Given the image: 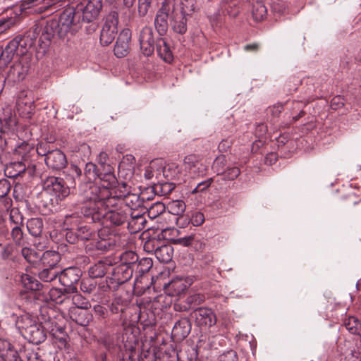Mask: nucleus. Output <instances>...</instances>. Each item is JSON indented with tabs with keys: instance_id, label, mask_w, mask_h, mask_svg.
Masks as SVG:
<instances>
[{
	"instance_id": "obj_1",
	"label": "nucleus",
	"mask_w": 361,
	"mask_h": 361,
	"mask_svg": "<svg viewBox=\"0 0 361 361\" xmlns=\"http://www.w3.org/2000/svg\"><path fill=\"white\" fill-rule=\"evenodd\" d=\"M102 178V186L97 185H90L88 190L84 189L85 195L88 199L86 205L82 207V213L86 216L92 218L96 214L99 215V211L107 212L111 209H118L123 206V199L117 197V192L114 194L109 190L117 183L114 174L109 170Z\"/></svg>"
},
{
	"instance_id": "obj_2",
	"label": "nucleus",
	"mask_w": 361,
	"mask_h": 361,
	"mask_svg": "<svg viewBox=\"0 0 361 361\" xmlns=\"http://www.w3.org/2000/svg\"><path fill=\"white\" fill-rule=\"evenodd\" d=\"M80 18L78 16V13L73 8H66L61 14L59 21L50 22L46 29L48 30V27H57L56 32L61 38H64L68 36V34L71 35L75 33L80 28Z\"/></svg>"
},
{
	"instance_id": "obj_3",
	"label": "nucleus",
	"mask_w": 361,
	"mask_h": 361,
	"mask_svg": "<svg viewBox=\"0 0 361 361\" xmlns=\"http://www.w3.org/2000/svg\"><path fill=\"white\" fill-rule=\"evenodd\" d=\"M118 14L116 11L109 13L106 17L100 34V43L108 46L114 40L118 32Z\"/></svg>"
},
{
	"instance_id": "obj_4",
	"label": "nucleus",
	"mask_w": 361,
	"mask_h": 361,
	"mask_svg": "<svg viewBox=\"0 0 361 361\" xmlns=\"http://www.w3.org/2000/svg\"><path fill=\"white\" fill-rule=\"evenodd\" d=\"M102 7V0H84L76 6L75 10L82 21L90 23L95 20Z\"/></svg>"
},
{
	"instance_id": "obj_5",
	"label": "nucleus",
	"mask_w": 361,
	"mask_h": 361,
	"mask_svg": "<svg viewBox=\"0 0 361 361\" xmlns=\"http://www.w3.org/2000/svg\"><path fill=\"white\" fill-rule=\"evenodd\" d=\"M174 9L173 0L162 1L154 18V26L160 35H164L168 30V18H171Z\"/></svg>"
},
{
	"instance_id": "obj_6",
	"label": "nucleus",
	"mask_w": 361,
	"mask_h": 361,
	"mask_svg": "<svg viewBox=\"0 0 361 361\" xmlns=\"http://www.w3.org/2000/svg\"><path fill=\"white\" fill-rule=\"evenodd\" d=\"M43 189L48 194L56 198L63 200L70 194V189L66 185L64 180L59 177L50 176L43 183Z\"/></svg>"
},
{
	"instance_id": "obj_7",
	"label": "nucleus",
	"mask_w": 361,
	"mask_h": 361,
	"mask_svg": "<svg viewBox=\"0 0 361 361\" xmlns=\"http://www.w3.org/2000/svg\"><path fill=\"white\" fill-rule=\"evenodd\" d=\"M21 38L16 37L10 41L0 55V71H3L11 62L13 56L24 54Z\"/></svg>"
},
{
	"instance_id": "obj_8",
	"label": "nucleus",
	"mask_w": 361,
	"mask_h": 361,
	"mask_svg": "<svg viewBox=\"0 0 361 361\" xmlns=\"http://www.w3.org/2000/svg\"><path fill=\"white\" fill-rule=\"evenodd\" d=\"M81 276L80 270L75 267H69L61 271L59 273V281L65 287V291L68 293L78 292L75 284L80 281Z\"/></svg>"
},
{
	"instance_id": "obj_9",
	"label": "nucleus",
	"mask_w": 361,
	"mask_h": 361,
	"mask_svg": "<svg viewBox=\"0 0 361 361\" xmlns=\"http://www.w3.org/2000/svg\"><path fill=\"white\" fill-rule=\"evenodd\" d=\"M129 211L126 208L121 207L118 209H111L107 212L99 211V215L96 214L92 218L93 221L105 219L114 225L119 226L126 222L128 219Z\"/></svg>"
},
{
	"instance_id": "obj_10",
	"label": "nucleus",
	"mask_w": 361,
	"mask_h": 361,
	"mask_svg": "<svg viewBox=\"0 0 361 361\" xmlns=\"http://www.w3.org/2000/svg\"><path fill=\"white\" fill-rule=\"evenodd\" d=\"M139 41L142 54L147 56H151L154 51V39L151 27L145 26L142 28Z\"/></svg>"
},
{
	"instance_id": "obj_11",
	"label": "nucleus",
	"mask_w": 361,
	"mask_h": 361,
	"mask_svg": "<svg viewBox=\"0 0 361 361\" xmlns=\"http://www.w3.org/2000/svg\"><path fill=\"white\" fill-rule=\"evenodd\" d=\"M130 41L131 31L128 28L123 29L120 32L114 47V54L117 57L122 58L128 54Z\"/></svg>"
},
{
	"instance_id": "obj_12",
	"label": "nucleus",
	"mask_w": 361,
	"mask_h": 361,
	"mask_svg": "<svg viewBox=\"0 0 361 361\" xmlns=\"http://www.w3.org/2000/svg\"><path fill=\"white\" fill-rule=\"evenodd\" d=\"M183 166L185 171H188L192 177L203 176L206 171L205 166L194 154H190L185 157Z\"/></svg>"
},
{
	"instance_id": "obj_13",
	"label": "nucleus",
	"mask_w": 361,
	"mask_h": 361,
	"mask_svg": "<svg viewBox=\"0 0 361 361\" xmlns=\"http://www.w3.org/2000/svg\"><path fill=\"white\" fill-rule=\"evenodd\" d=\"M193 314L200 326L211 327L216 322V316L211 309L200 307L195 310Z\"/></svg>"
},
{
	"instance_id": "obj_14",
	"label": "nucleus",
	"mask_w": 361,
	"mask_h": 361,
	"mask_svg": "<svg viewBox=\"0 0 361 361\" xmlns=\"http://www.w3.org/2000/svg\"><path fill=\"white\" fill-rule=\"evenodd\" d=\"M188 18L190 17L172 9L171 26L173 31L181 35L185 34L188 30Z\"/></svg>"
},
{
	"instance_id": "obj_15",
	"label": "nucleus",
	"mask_w": 361,
	"mask_h": 361,
	"mask_svg": "<svg viewBox=\"0 0 361 361\" xmlns=\"http://www.w3.org/2000/svg\"><path fill=\"white\" fill-rule=\"evenodd\" d=\"M47 166L54 170H61L63 169L67 164L65 154L59 149H55L48 153L45 158Z\"/></svg>"
},
{
	"instance_id": "obj_16",
	"label": "nucleus",
	"mask_w": 361,
	"mask_h": 361,
	"mask_svg": "<svg viewBox=\"0 0 361 361\" xmlns=\"http://www.w3.org/2000/svg\"><path fill=\"white\" fill-rule=\"evenodd\" d=\"M44 328L42 326L41 323L37 322L33 326L25 332L23 336L30 343L36 345L39 344L45 340L47 336Z\"/></svg>"
},
{
	"instance_id": "obj_17",
	"label": "nucleus",
	"mask_w": 361,
	"mask_h": 361,
	"mask_svg": "<svg viewBox=\"0 0 361 361\" xmlns=\"http://www.w3.org/2000/svg\"><path fill=\"white\" fill-rule=\"evenodd\" d=\"M11 317L15 320L16 326L22 335L37 322V317L28 313H24L20 316L13 314Z\"/></svg>"
},
{
	"instance_id": "obj_18",
	"label": "nucleus",
	"mask_w": 361,
	"mask_h": 361,
	"mask_svg": "<svg viewBox=\"0 0 361 361\" xmlns=\"http://www.w3.org/2000/svg\"><path fill=\"white\" fill-rule=\"evenodd\" d=\"M33 147L26 142H23L15 149V154L21 157L20 161L14 163V165L18 167V173L23 172L25 170V164L23 161H27L30 158V152H33Z\"/></svg>"
},
{
	"instance_id": "obj_19",
	"label": "nucleus",
	"mask_w": 361,
	"mask_h": 361,
	"mask_svg": "<svg viewBox=\"0 0 361 361\" xmlns=\"http://www.w3.org/2000/svg\"><path fill=\"white\" fill-rule=\"evenodd\" d=\"M190 282L183 277H176L172 279L165 288L170 295H178L183 293L190 286Z\"/></svg>"
},
{
	"instance_id": "obj_20",
	"label": "nucleus",
	"mask_w": 361,
	"mask_h": 361,
	"mask_svg": "<svg viewBox=\"0 0 361 361\" xmlns=\"http://www.w3.org/2000/svg\"><path fill=\"white\" fill-rule=\"evenodd\" d=\"M27 71L28 67L24 66L20 61H18L11 67L6 79L13 82H19L25 78Z\"/></svg>"
},
{
	"instance_id": "obj_21",
	"label": "nucleus",
	"mask_w": 361,
	"mask_h": 361,
	"mask_svg": "<svg viewBox=\"0 0 361 361\" xmlns=\"http://www.w3.org/2000/svg\"><path fill=\"white\" fill-rule=\"evenodd\" d=\"M174 10L184 15L192 17L197 11V0H179L177 4L173 0Z\"/></svg>"
},
{
	"instance_id": "obj_22",
	"label": "nucleus",
	"mask_w": 361,
	"mask_h": 361,
	"mask_svg": "<svg viewBox=\"0 0 361 361\" xmlns=\"http://www.w3.org/2000/svg\"><path fill=\"white\" fill-rule=\"evenodd\" d=\"M16 105L18 111L22 116L29 117L34 111L32 100L27 98L26 95L24 96V93H21L18 98Z\"/></svg>"
},
{
	"instance_id": "obj_23",
	"label": "nucleus",
	"mask_w": 361,
	"mask_h": 361,
	"mask_svg": "<svg viewBox=\"0 0 361 361\" xmlns=\"http://www.w3.org/2000/svg\"><path fill=\"white\" fill-rule=\"evenodd\" d=\"M61 259L60 254L56 251L47 250L39 257L44 267L58 269L57 265Z\"/></svg>"
},
{
	"instance_id": "obj_24",
	"label": "nucleus",
	"mask_w": 361,
	"mask_h": 361,
	"mask_svg": "<svg viewBox=\"0 0 361 361\" xmlns=\"http://www.w3.org/2000/svg\"><path fill=\"white\" fill-rule=\"evenodd\" d=\"M106 173L100 175L98 174L97 166L92 162L87 163L84 170L85 177L87 179V183L90 184L89 187L92 185L93 184H92V182L96 180L97 178L99 179V183L97 185L102 186L101 178H103Z\"/></svg>"
},
{
	"instance_id": "obj_25",
	"label": "nucleus",
	"mask_w": 361,
	"mask_h": 361,
	"mask_svg": "<svg viewBox=\"0 0 361 361\" xmlns=\"http://www.w3.org/2000/svg\"><path fill=\"white\" fill-rule=\"evenodd\" d=\"M173 252V248L170 245L159 247L154 251L157 259L163 263H168L172 259Z\"/></svg>"
},
{
	"instance_id": "obj_26",
	"label": "nucleus",
	"mask_w": 361,
	"mask_h": 361,
	"mask_svg": "<svg viewBox=\"0 0 361 361\" xmlns=\"http://www.w3.org/2000/svg\"><path fill=\"white\" fill-rule=\"evenodd\" d=\"M157 51L158 55L166 62L170 63L173 60L172 53L164 39L157 41Z\"/></svg>"
},
{
	"instance_id": "obj_27",
	"label": "nucleus",
	"mask_w": 361,
	"mask_h": 361,
	"mask_svg": "<svg viewBox=\"0 0 361 361\" xmlns=\"http://www.w3.org/2000/svg\"><path fill=\"white\" fill-rule=\"evenodd\" d=\"M5 345L7 349L2 353V356L6 361H25L24 351L19 353L9 343H6Z\"/></svg>"
},
{
	"instance_id": "obj_28",
	"label": "nucleus",
	"mask_w": 361,
	"mask_h": 361,
	"mask_svg": "<svg viewBox=\"0 0 361 361\" xmlns=\"http://www.w3.org/2000/svg\"><path fill=\"white\" fill-rule=\"evenodd\" d=\"M28 232L35 237L39 236L43 229V222L40 218H32L27 221Z\"/></svg>"
},
{
	"instance_id": "obj_29",
	"label": "nucleus",
	"mask_w": 361,
	"mask_h": 361,
	"mask_svg": "<svg viewBox=\"0 0 361 361\" xmlns=\"http://www.w3.org/2000/svg\"><path fill=\"white\" fill-rule=\"evenodd\" d=\"M20 278L22 285L27 290H37L42 286L37 279L29 274H23Z\"/></svg>"
},
{
	"instance_id": "obj_30",
	"label": "nucleus",
	"mask_w": 361,
	"mask_h": 361,
	"mask_svg": "<svg viewBox=\"0 0 361 361\" xmlns=\"http://www.w3.org/2000/svg\"><path fill=\"white\" fill-rule=\"evenodd\" d=\"M267 14V9L262 1H257L253 4L252 15L255 20L262 21L265 19Z\"/></svg>"
},
{
	"instance_id": "obj_31",
	"label": "nucleus",
	"mask_w": 361,
	"mask_h": 361,
	"mask_svg": "<svg viewBox=\"0 0 361 361\" xmlns=\"http://www.w3.org/2000/svg\"><path fill=\"white\" fill-rule=\"evenodd\" d=\"M142 202L139 196L136 194L129 193L126 198L123 199V206L127 211L135 209L142 205Z\"/></svg>"
},
{
	"instance_id": "obj_32",
	"label": "nucleus",
	"mask_w": 361,
	"mask_h": 361,
	"mask_svg": "<svg viewBox=\"0 0 361 361\" xmlns=\"http://www.w3.org/2000/svg\"><path fill=\"white\" fill-rule=\"evenodd\" d=\"M60 272V269L44 267V268L39 273V277L44 282H51L59 276Z\"/></svg>"
},
{
	"instance_id": "obj_33",
	"label": "nucleus",
	"mask_w": 361,
	"mask_h": 361,
	"mask_svg": "<svg viewBox=\"0 0 361 361\" xmlns=\"http://www.w3.org/2000/svg\"><path fill=\"white\" fill-rule=\"evenodd\" d=\"M346 329L352 334H361V324L355 317H349L343 323Z\"/></svg>"
},
{
	"instance_id": "obj_34",
	"label": "nucleus",
	"mask_w": 361,
	"mask_h": 361,
	"mask_svg": "<svg viewBox=\"0 0 361 361\" xmlns=\"http://www.w3.org/2000/svg\"><path fill=\"white\" fill-rule=\"evenodd\" d=\"M185 204L182 200H173L168 203L167 209L169 212L176 216L182 215L185 210Z\"/></svg>"
},
{
	"instance_id": "obj_35",
	"label": "nucleus",
	"mask_w": 361,
	"mask_h": 361,
	"mask_svg": "<svg viewBox=\"0 0 361 361\" xmlns=\"http://www.w3.org/2000/svg\"><path fill=\"white\" fill-rule=\"evenodd\" d=\"M76 237L81 240H90L94 239L96 233L89 226H80L75 233Z\"/></svg>"
},
{
	"instance_id": "obj_36",
	"label": "nucleus",
	"mask_w": 361,
	"mask_h": 361,
	"mask_svg": "<svg viewBox=\"0 0 361 361\" xmlns=\"http://www.w3.org/2000/svg\"><path fill=\"white\" fill-rule=\"evenodd\" d=\"M67 293L65 290L63 291L60 288H54L49 291L48 296L50 300L57 304H61L68 298Z\"/></svg>"
},
{
	"instance_id": "obj_37",
	"label": "nucleus",
	"mask_w": 361,
	"mask_h": 361,
	"mask_svg": "<svg viewBox=\"0 0 361 361\" xmlns=\"http://www.w3.org/2000/svg\"><path fill=\"white\" fill-rule=\"evenodd\" d=\"M106 265L102 262H99L92 266L88 271L90 277L93 279L101 278L106 274Z\"/></svg>"
},
{
	"instance_id": "obj_38",
	"label": "nucleus",
	"mask_w": 361,
	"mask_h": 361,
	"mask_svg": "<svg viewBox=\"0 0 361 361\" xmlns=\"http://www.w3.org/2000/svg\"><path fill=\"white\" fill-rule=\"evenodd\" d=\"M87 316V314L85 310H73L72 311L71 317L81 326H85L88 324L89 318Z\"/></svg>"
},
{
	"instance_id": "obj_39",
	"label": "nucleus",
	"mask_w": 361,
	"mask_h": 361,
	"mask_svg": "<svg viewBox=\"0 0 361 361\" xmlns=\"http://www.w3.org/2000/svg\"><path fill=\"white\" fill-rule=\"evenodd\" d=\"M116 274H122L123 276L121 278H118V280L121 281V283H123L129 280L133 276V270L132 269L126 265H121L116 269L115 271Z\"/></svg>"
},
{
	"instance_id": "obj_40",
	"label": "nucleus",
	"mask_w": 361,
	"mask_h": 361,
	"mask_svg": "<svg viewBox=\"0 0 361 361\" xmlns=\"http://www.w3.org/2000/svg\"><path fill=\"white\" fill-rule=\"evenodd\" d=\"M18 21V17L15 14L13 16L3 17L0 18V34L4 33Z\"/></svg>"
},
{
	"instance_id": "obj_41",
	"label": "nucleus",
	"mask_w": 361,
	"mask_h": 361,
	"mask_svg": "<svg viewBox=\"0 0 361 361\" xmlns=\"http://www.w3.org/2000/svg\"><path fill=\"white\" fill-rule=\"evenodd\" d=\"M73 303L76 308L74 310H87L90 307V304L82 295L75 294L72 298Z\"/></svg>"
},
{
	"instance_id": "obj_42",
	"label": "nucleus",
	"mask_w": 361,
	"mask_h": 361,
	"mask_svg": "<svg viewBox=\"0 0 361 361\" xmlns=\"http://www.w3.org/2000/svg\"><path fill=\"white\" fill-rule=\"evenodd\" d=\"M22 255L30 263L34 264L39 260V254L29 247H23L21 251Z\"/></svg>"
},
{
	"instance_id": "obj_43",
	"label": "nucleus",
	"mask_w": 361,
	"mask_h": 361,
	"mask_svg": "<svg viewBox=\"0 0 361 361\" xmlns=\"http://www.w3.org/2000/svg\"><path fill=\"white\" fill-rule=\"evenodd\" d=\"M165 205L160 202L154 203L148 209V215L151 219H155L165 211Z\"/></svg>"
},
{
	"instance_id": "obj_44",
	"label": "nucleus",
	"mask_w": 361,
	"mask_h": 361,
	"mask_svg": "<svg viewBox=\"0 0 361 361\" xmlns=\"http://www.w3.org/2000/svg\"><path fill=\"white\" fill-rule=\"evenodd\" d=\"M226 159L224 155L217 157L213 164L212 169L218 176H221L224 171V167L226 165Z\"/></svg>"
},
{
	"instance_id": "obj_45",
	"label": "nucleus",
	"mask_w": 361,
	"mask_h": 361,
	"mask_svg": "<svg viewBox=\"0 0 361 361\" xmlns=\"http://www.w3.org/2000/svg\"><path fill=\"white\" fill-rule=\"evenodd\" d=\"M96 286L97 283L93 279L90 277L88 279H84L82 280L80 283V290L83 293L90 294L95 290Z\"/></svg>"
},
{
	"instance_id": "obj_46",
	"label": "nucleus",
	"mask_w": 361,
	"mask_h": 361,
	"mask_svg": "<svg viewBox=\"0 0 361 361\" xmlns=\"http://www.w3.org/2000/svg\"><path fill=\"white\" fill-rule=\"evenodd\" d=\"M240 174V170L238 167L233 166L224 170L221 175L225 180H233Z\"/></svg>"
},
{
	"instance_id": "obj_47",
	"label": "nucleus",
	"mask_w": 361,
	"mask_h": 361,
	"mask_svg": "<svg viewBox=\"0 0 361 361\" xmlns=\"http://www.w3.org/2000/svg\"><path fill=\"white\" fill-rule=\"evenodd\" d=\"M152 267V260L149 258H142L137 264L136 271L140 274H145Z\"/></svg>"
},
{
	"instance_id": "obj_48",
	"label": "nucleus",
	"mask_w": 361,
	"mask_h": 361,
	"mask_svg": "<svg viewBox=\"0 0 361 361\" xmlns=\"http://www.w3.org/2000/svg\"><path fill=\"white\" fill-rule=\"evenodd\" d=\"M109 190L113 192L114 194V191L117 192V197L120 199H124L130 193L127 188V185L125 183H121L118 184V183L113 186L112 188H109Z\"/></svg>"
},
{
	"instance_id": "obj_49",
	"label": "nucleus",
	"mask_w": 361,
	"mask_h": 361,
	"mask_svg": "<svg viewBox=\"0 0 361 361\" xmlns=\"http://www.w3.org/2000/svg\"><path fill=\"white\" fill-rule=\"evenodd\" d=\"M152 0H138L137 11L140 17H144L148 13L151 6Z\"/></svg>"
},
{
	"instance_id": "obj_50",
	"label": "nucleus",
	"mask_w": 361,
	"mask_h": 361,
	"mask_svg": "<svg viewBox=\"0 0 361 361\" xmlns=\"http://www.w3.org/2000/svg\"><path fill=\"white\" fill-rule=\"evenodd\" d=\"M188 326H189V324H188V321H186V320L179 321L175 324L174 327H173V331L175 333H178L179 329L183 328L185 329L183 330V331L182 333V336L185 337L189 333Z\"/></svg>"
},
{
	"instance_id": "obj_51",
	"label": "nucleus",
	"mask_w": 361,
	"mask_h": 361,
	"mask_svg": "<svg viewBox=\"0 0 361 361\" xmlns=\"http://www.w3.org/2000/svg\"><path fill=\"white\" fill-rule=\"evenodd\" d=\"M218 361H238L237 353L234 350H228L220 355Z\"/></svg>"
},
{
	"instance_id": "obj_52",
	"label": "nucleus",
	"mask_w": 361,
	"mask_h": 361,
	"mask_svg": "<svg viewBox=\"0 0 361 361\" xmlns=\"http://www.w3.org/2000/svg\"><path fill=\"white\" fill-rule=\"evenodd\" d=\"M110 4H123L128 10V20L130 19L133 16V13L130 10L131 6L133 5L135 0H107Z\"/></svg>"
},
{
	"instance_id": "obj_53",
	"label": "nucleus",
	"mask_w": 361,
	"mask_h": 361,
	"mask_svg": "<svg viewBox=\"0 0 361 361\" xmlns=\"http://www.w3.org/2000/svg\"><path fill=\"white\" fill-rule=\"evenodd\" d=\"M11 236L13 240V241L16 243L20 245L21 243V241L23 240V233L21 230V228L16 226L14 228H13L11 231Z\"/></svg>"
},
{
	"instance_id": "obj_54",
	"label": "nucleus",
	"mask_w": 361,
	"mask_h": 361,
	"mask_svg": "<svg viewBox=\"0 0 361 361\" xmlns=\"http://www.w3.org/2000/svg\"><path fill=\"white\" fill-rule=\"evenodd\" d=\"M190 221L195 226H201L204 222V216L202 212H196L192 214Z\"/></svg>"
},
{
	"instance_id": "obj_55",
	"label": "nucleus",
	"mask_w": 361,
	"mask_h": 361,
	"mask_svg": "<svg viewBox=\"0 0 361 361\" xmlns=\"http://www.w3.org/2000/svg\"><path fill=\"white\" fill-rule=\"evenodd\" d=\"M25 361H42L37 353L33 350H24Z\"/></svg>"
},
{
	"instance_id": "obj_56",
	"label": "nucleus",
	"mask_w": 361,
	"mask_h": 361,
	"mask_svg": "<svg viewBox=\"0 0 361 361\" xmlns=\"http://www.w3.org/2000/svg\"><path fill=\"white\" fill-rule=\"evenodd\" d=\"M36 151L37 154L40 156H46L47 157L48 153L51 151L49 149V145L47 143H40L37 146Z\"/></svg>"
},
{
	"instance_id": "obj_57",
	"label": "nucleus",
	"mask_w": 361,
	"mask_h": 361,
	"mask_svg": "<svg viewBox=\"0 0 361 361\" xmlns=\"http://www.w3.org/2000/svg\"><path fill=\"white\" fill-rule=\"evenodd\" d=\"M10 191V187L6 180H0V197L6 196Z\"/></svg>"
},
{
	"instance_id": "obj_58",
	"label": "nucleus",
	"mask_w": 361,
	"mask_h": 361,
	"mask_svg": "<svg viewBox=\"0 0 361 361\" xmlns=\"http://www.w3.org/2000/svg\"><path fill=\"white\" fill-rule=\"evenodd\" d=\"M212 183V178H209L206 181L200 183L196 188L193 190V192H198L200 191H202L206 188H209Z\"/></svg>"
},
{
	"instance_id": "obj_59",
	"label": "nucleus",
	"mask_w": 361,
	"mask_h": 361,
	"mask_svg": "<svg viewBox=\"0 0 361 361\" xmlns=\"http://www.w3.org/2000/svg\"><path fill=\"white\" fill-rule=\"evenodd\" d=\"M343 99L339 96L335 97L331 102V106L334 109H339L343 106Z\"/></svg>"
},
{
	"instance_id": "obj_60",
	"label": "nucleus",
	"mask_w": 361,
	"mask_h": 361,
	"mask_svg": "<svg viewBox=\"0 0 361 361\" xmlns=\"http://www.w3.org/2000/svg\"><path fill=\"white\" fill-rule=\"evenodd\" d=\"M93 310L96 315L102 317H104L107 312L106 308L100 305H94L93 307Z\"/></svg>"
},
{
	"instance_id": "obj_61",
	"label": "nucleus",
	"mask_w": 361,
	"mask_h": 361,
	"mask_svg": "<svg viewBox=\"0 0 361 361\" xmlns=\"http://www.w3.org/2000/svg\"><path fill=\"white\" fill-rule=\"evenodd\" d=\"M231 142L227 140H223L218 146L220 152H226L231 147Z\"/></svg>"
},
{
	"instance_id": "obj_62",
	"label": "nucleus",
	"mask_w": 361,
	"mask_h": 361,
	"mask_svg": "<svg viewBox=\"0 0 361 361\" xmlns=\"http://www.w3.org/2000/svg\"><path fill=\"white\" fill-rule=\"evenodd\" d=\"M277 161V156L275 153H269L265 157V164L272 165Z\"/></svg>"
},
{
	"instance_id": "obj_63",
	"label": "nucleus",
	"mask_w": 361,
	"mask_h": 361,
	"mask_svg": "<svg viewBox=\"0 0 361 361\" xmlns=\"http://www.w3.org/2000/svg\"><path fill=\"white\" fill-rule=\"evenodd\" d=\"M283 106L281 105H274L269 108L270 113L275 117L278 116L282 111Z\"/></svg>"
},
{
	"instance_id": "obj_64",
	"label": "nucleus",
	"mask_w": 361,
	"mask_h": 361,
	"mask_svg": "<svg viewBox=\"0 0 361 361\" xmlns=\"http://www.w3.org/2000/svg\"><path fill=\"white\" fill-rule=\"evenodd\" d=\"M193 240V237L190 235L184 238H179L178 240V243L184 246H188L191 245L192 241Z\"/></svg>"
}]
</instances>
